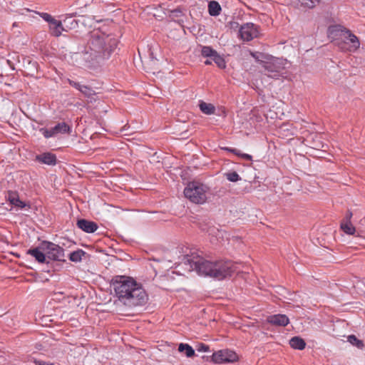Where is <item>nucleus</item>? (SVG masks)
I'll use <instances>...</instances> for the list:
<instances>
[{
    "instance_id": "f3484780",
    "label": "nucleus",
    "mask_w": 365,
    "mask_h": 365,
    "mask_svg": "<svg viewBox=\"0 0 365 365\" xmlns=\"http://www.w3.org/2000/svg\"><path fill=\"white\" fill-rule=\"evenodd\" d=\"M50 29L51 30V34L54 36H59L61 34V31L63 30L61 21L55 20L52 24H50Z\"/></svg>"
},
{
    "instance_id": "6e6552de",
    "label": "nucleus",
    "mask_w": 365,
    "mask_h": 365,
    "mask_svg": "<svg viewBox=\"0 0 365 365\" xmlns=\"http://www.w3.org/2000/svg\"><path fill=\"white\" fill-rule=\"evenodd\" d=\"M239 33L243 41H250L260 36L259 26L253 23H246L240 26Z\"/></svg>"
},
{
    "instance_id": "c9c22d12",
    "label": "nucleus",
    "mask_w": 365,
    "mask_h": 365,
    "mask_svg": "<svg viewBox=\"0 0 365 365\" xmlns=\"http://www.w3.org/2000/svg\"><path fill=\"white\" fill-rule=\"evenodd\" d=\"M196 349L198 351H204L206 352L209 350V346L205 344L200 343L197 345Z\"/></svg>"
},
{
    "instance_id": "412c9836",
    "label": "nucleus",
    "mask_w": 365,
    "mask_h": 365,
    "mask_svg": "<svg viewBox=\"0 0 365 365\" xmlns=\"http://www.w3.org/2000/svg\"><path fill=\"white\" fill-rule=\"evenodd\" d=\"M178 351L180 352H185L187 357H192L195 355V350L187 344H180L178 346Z\"/></svg>"
},
{
    "instance_id": "393cba45",
    "label": "nucleus",
    "mask_w": 365,
    "mask_h": 365,
    "mask_svg": "<svg viewBox=\"0 0 365 365\" xmlns=\"http://www.w3.org/2000/svg\"><path fill=\"white\" fill-rule=\"evenodd\" d=\"M80 92L86 98H91L96 95V91L91 87L83 85Z\"/></svg>"
},
{
    "instance_id": "f8f14e48",
    "label": "nucleus",
    "mask_w": 365,
    "mask_h": 365,
    "mask_svg": "<svg viewBox=\"0 0 365 365\" xmlns=\"http://www.w3.org/2000/svg\"><path fill=\"white\" fill-rule=\"evenodd\" d=\"M35 161L48 165H55L57 163V158L55 154L50 152H46L36 155L35 157Z\"/></svg>"
},
{
    "instance_id": "a878e982",
    "label": "nucleus",
    "mask_w": 365,
    "mask_h": 365,
    "mask_svg": "<svg viewBox=\"0 0 365 365\" xmlns=\"http://www.w3.org/2000/svg\"><path fill=\"white\" fill-rule=\"evenodd\" d=\"M348 341L359 349H363L364 346L363 341L359 339L355 335L351 334L348 336Z\"/></svg>"
},
{
    "instance_id": "7c9ffc66",
    "label": "nucleus",
    "mask_w": 365,
    "mask_h": 365,
    "mask_svg": "<svg viewBox=\"0 0 365 365\" xmlns=\"http://www.w3.org/2000/svg\"><path fill=\"white\" fill-rule=\"evenodd\" d=\"M41 132L46 138H49L56 135L53 128H51V129L41 128Z\"/></svg>"
},
{
    "instance_id": "4c0bfd02",
    "label": "nucleus",
    "mask_w": 365,
    "mask_h": 365,
    "mask_svg": "<svg viewBox=\"0 0 365 365\" xmlns=\"http://www.w3.org/2000/svg\"><path fill=\"white\" fill-rule=\"evenodd\" d=\"M35 363L36 365H52L51 364L43 361H36Z\"/></svg>"
},
{
    "instance_id": "2eb2a0df",
    "label": "nucleus",
    "mask_w": 365,
    "mask_h": 365,
    "mask_svg": "<svg viewBox=\"0 0 365 365\" xmlns=\"http://www.w3.org/2000/svg\"><path fill=\"white\" fill-rule=\"evenodd\" d=\"M26 254L31 255L34 257L36 260L39 263H44L47 262L46 261V252H43L40 246L35 248H31L27 250Z\"/></svg>"
},
{
    "instance_id": "bb28decb",
    "label": "nucleus",
    "mask_w": 365,
    "mask_h": 365,
    "mask_svg": "<svg viewBox=\"0 0 365 365\" xmlns=\"http://www.w3.org/2000/svg\"><path fill=\"white\" fill-rule=\"evenodd\" d=\"M216 51L210 46H202L201 49L202 56L204 57H210L212 58L214 55L216 53Z\"/></svg>"
},
{
    "instance_id": "9b49d317",
    "label": "nucleus",
    "mask_w": 365,
    "mask_h": 365,
    "mask_svg": "<svg viewBox=\"0 0 365 365\" xmlns=\"http://www.w3.org/2000/svg\"><path fill=\"white\" fill-rule=\"evenodd\" d=\"M347 30L348 29L341 25H332L328 28V36L332 41H335V44L336 45V43L341 41L344 37V35H346L345 31H347Z\"/></svg>"
},
{
    "instance_id": "dca6fc26",
    "label": "nucleus",
    "mask_w": 365,
    "mask_h": 365,
    "mask_svg": "<svg viewBox=\"0 0 365 365\" xmlns=\"http://www.w3.org/2000/svg\"><path fill=\"white\" fill-rule=\"evenodd\" d=\"M289 345L293 349L303 350L306 346V342L299 336H293L289 340Z\"/></svg>"
},
{
    "instance_id": "5701e85b",
    "label": "nucleus",
    "mask_w": 365,
    "mask_h": 365,
    "mask_svg": "<svg viewBox=\"0 0 365 365\" xmlns=\"http://www.w3.org/2000/svg\"><path fill=\"white\" fill-rule=\"evenodd\" d=\"M222 149L225 150H227L228 152H230V153L235 154V155L240 157L241 158H242L244 160H248V161H252V155H250L249 154H247V153H242L240 152V150H239L237 149L231 148H227V147L226 148H223Z\"/></svg>"
},
{
    "instance_id": "aec40b11",
    "label": "nucleus",
    "mask_w": 365,
    "mask_h": 365,
    "mask_svg": "<svg viewBox=\"0 0 365 365\" xmlns=\"http://www.w3.org/2000/svg\"><path fill=\"white\" fill-rule=\"evenodd\" d=\"M53 128L56 135L58 133H70L71 131V127L64 122L59 123Z\"/></svg>"
},
{
    "instance_id": "473e14b6",
    "label": "nucleus",
    "mask_w": 365,
    "mask_h": 365,
    "mask_svg": "<svg viewBox=\"0 0 365 365\" xmlns=\"http://www.w3.org/2000/svg\"><path fill=\"white\" fill-rule=\"evenodd\" d=\"M12 205L21 209L25 208L26 207H28V208H30V205L26 203L25 202L21 201L19 197L15 200V202L12 204Z\"/></svg>"
},
{
    "instance_id": "c85d7f7f",
    "label": "nucleus",
    "mask_w": 365,
    "mask_h": 365,
    "mask_svg": "<svg viewBox=\"0 0 365 365\" xmlns=\"http://www.w3.org/2000/svg\"><path fill=\"white\" fill-rule=\"evenodd\" d=\"M226 178L230 181V182H237L238 180H241V178L238 175V173L235 171L226 173L225 174Z\"/></svg>"
},
{
    "instance_id": "423d86ee",
    "label": "nucleus",
    "mask_w": 365,
    "mask_h": 365,
    "mask_svg": "<svg viewBox=\"0 0 365 365\" xmlns=\"http://www.w3.org/2000/svg\"><path fill=\"white\" fill-rule=\"evenodd\" d=\"M40 248L46 252V259L54 261H64V250L51 242L43 241Z\"/></svg>"
},
{
    "instance_id": "ea45409f",
    "label": "nucleus",
    "mask_w": 365,
    "mask_h": 365,
    "mask_svg": "<svg viewBox=\"0 0 365 365\" xmlns=\"http://www.w3.org/2000/svg\"><path fill=\"white\" fill-rule=\"evenodd\" d=\"M205 63L206 65H210V64L212 63V61H210V60H206V61H205Z\"/></svg>"
},
{
    "instance_id": "4468645a",
    "label": "nucleus",
    "mask_w": 365,
    "mask_h": 365,
    "mask_svg": "<svg viewBox=\"0 0 365 365\" xmlns=\"http://www.w3.org/2000/svg\"><path fill=\"white\" fill-rule=\"evenodd\" d=\"M267 321L269 324L277 327H285L289 323L287 316L280 314L269 316Z\"/></svg>"
},
{
    "instance_id": "4be33fe9",
    "label": "nucleus",
    "mask_w": 365,
    "mask_h": 365,
    "mask_svg": "<svg viewBox=\"0 0 365 365\" xmlns=\"http://www.w3.org/2000/svg\"><path fill=\"white\" fill-rule=\"evenodd\" d=\"M86 255V252L83 250H78L76 251L72 252L69 255V259L73 262H79L81 261L82 257Z\"/></svg>"
},
{
    "instance_id": "0eeeda50",
    "label": "nucleus",
    "mask_w": 365,
    "mask_h": 365,
    "mask_svg": "<svg viewBox=\"0 0 365 365\" xmlns=\"http://www.w3.org/2000/svg\"><path fill=\"white\" fill-rule=\"evenodd\" d=\"M345 32L346 35L336 46L342 51L355 52L360 46L359 40L350 30Z\"/></svg>"
},
{
    "instance_id": "1a4fd4ad",
    "label": "nucleus",
    "mask_w": 365,
    "mask_h": 365,
    "mask_svg": "<svg viewBox=\"0 0 365 365\" xmlns=\"http://www.w3.org/2000/svg\"><path fill=\"white\" fill-rule=\"evenodd\" d=\"M263 67L264 68L265 75L276 79L281 76L284 69V64L279 59H274L270 62H266Z\"/></svg>"
},
{
    "instance_id": "f704fd0d",
    "label": "nucleus",
    "mask_w": 365,
    "mask_h": 365,
    "mask_svg": "<svg viewBox=\"0 0 365 365\" xmlns=\"http://www.w3.org/2000/svg\"><path fill=\"white\" fill-rule=\"evenodd\" d=\"M67 81L70 86H71L72 87L75 88L76 89H77L78 91H80V90L83 86L82 84H81L78 82L74 81L71 79H69V78L67 80Z\"/></svg>"
},
{
    "instance_id": "39448f33",
    "label": "nucleus",
    "mask_w": 365,
    "mask_h": 365,
    "mask_svg": "<svg viewBox=\"0 0 365 365\" xmlns=\"http://www.w3.org/2000/svg\"><path fill=\"white\" fill-rule=\"evenodd\" d=\"M212 277L218 279H222L227 277H230L235 271V267L232 261L220 260L214 262Z\"/></svg>"
},
{
    "instance_id": "58836bf2",
    "label": "nucleus",
    "mask_w": 365,
    "mask_h": 365,
    "mask_svg": "<svg viewBox=\"0 0 365 365\" xmlns=\"http://www.w3.org/2000/svg\"><path fill=\"white\" fill-rule=\"evenodd\" d=\"M172 13L174 14L176 16H179V15L182 14V11L180 9H176L173 10Z\"/></svg>"
},
{
    "instance_id": "f03ea898",
    "label": "nucleus",
    "mask_w": 365,
    "mask_h": 365,
    "mask_svg": "<svg viewBox=\"0 0 365 365\" xmlns=\"http://www.w3.org/2000/svg\"><path fill=\"white\" fill-rule=\"evenodd\" d=\"M115 295L125 306L133 307L147 303L148 296L142 285L125 275L114 276L110 282Z\"/></svg>"
},
{
    "instance_id": "ddd939ff",
    "label": "nucleus",
    "mask_w": 365,
    "mask_h": 365,
    "mask_svg": "<svg viewBox=\"0 0 365 365\" xmlns=\"http://www.w3.org/2000/svg\"><path fill=\"white\" fill-rule=\"evenodd\" d=\"M76 225L79 229L87 233H93L98 228L97 223L86 219L78 220Z\"/></svg>"
},
{
    "instance_id": "2f4dec72",
    "label": "nucleus",
    "mask_w": 365,
    "mask_h": 365,
    "mask_svg": "<svg viewBox=\"0 0 365 365\" xmlns=\"http://www.w3.org/2000/svg\"><path fill=\"white\" fill-rule=\"evenodd\" d=\"M6 197L10 204L12 205L15 202V200L18 199L19 197L16 192L9 191Z\"/></svg>"
},
{
    "instance_id": "c756f323",
    "label": "nucleus",
    "mask_w": 365,
    "mask_h": 365,
    "mask_svg": "<svg viewBox=\"0 0 365 365\" xmlns=\"http://www.w3.org/2000/svg\"><path fill=\"white\" fill-rule=\"evenodd\" d=\"M302 5L309 9H312L316 6L317 4L319 2V0H299Z\"/></svg>"
},
{
    "instance_id": "f257e3e1",
    "label": "nucleus",
    "mask_w": 365,
    "mask_h": 365,
    "mask_svg": "<svg viewBox=\"0 0 365 365\" xmlns=\"http://www.w3.org/2000/svg\"><path fill=\"white\" fill-rule=\"evenodd\" d=\"M117 45L118 40L112 35L93 30L89 33L82 58L88 68L96 67L110 57Z\"/></svg>"
},
{
    "instance_id": "72a5a7b5",
    "label": "nucleus",
    "mask_w": 365,
    "mask_h": 365,
    "mask_svg": "<svg viewBox=\"0 0 365 365\" xmlns=\"http://www.w3.org/2000/svg\"><path fill=\"white\" fill-rule=\"evenodd\" d=\"M39 14L43 20L48 22L50 24H52V23L56 20L48 13H41Z\"/></svg>"
},
{
    "instance_id": "9d476101",
    "label": "nucleus",
    "mask_w": 365,
    "mask_h": 365,
    "mask_svg": "<svg viewBox=\"0 0 365 365\" xmlns=\"http://www.w3.org/2000/svg\"><path fill=\"white\" fill-rule=\"evenodd\" d=\"M237 360V354L229 349L220 350L212 356V361L215 364L234 362Z\"/></svg>"
},
{
    "instance_id": "e433bc0d",
    "label": "nucleus",
    "mask_w": 365,
    "mask_h": 365,
    "mask_svg": "<svg viewBox=\"0 0 365 365\" xmlns=\"http://www.w3.org/2000/svg\"><path fill=\"white\" fill-rule=\"evenodd\" d=\"M352 216H353L352 212L351 211L348 210L345 215V217L342 222H351V219Z\"/></svg>"
},
{
    "instance_id": "6ab92c4d",
    "label": "nucleus",
    "mask_w": 365,
    "mask_h": 365,
    "mask_svg": "<svg viewBox=\"0 0 365 365\" xmlns=\"http://www.w3.org/2000/svg\"><path fill=\"white\" fill-rule=\"evenodd\" d=\"M208 11L210 16H218L221 11V6L218 2L212 1L208 4Z\"/></svg>"
},
{
    "instance_id": "b1692460",
    "label": "nucleus",
    "mask_w": 365,
    "mask_h": 365,
    "mask_svg": "<svg viewBox=\"0 0 365 365\" xmlns=\"http://www.w3.org/2000/svg\"><path fill=\"white\" fill-rule=\"evenodd\" d=\"M341 229L347 235H354L356 229L351 224V222H341Z\"/></svg>"
},
{
    "instance_id": "a19ab883",
    "label": "nucleus",
    "mask_w": 365,
    "mask_h": 365,
    "mask_svg": "<svg viewBox=\"0 0 365 365\" xmlns=\"http://www.w3.org/2000/svg\"><path fill=\"white\" fill-rule=\"evenodd\" d=\"M251 55H252V57H254L255 58H257V56H256L255 53H251Z\"/></svg>"
},
{
    "instance_id": "7ed1b4c3",
    "label": "nucleus",
    "mask_w": 365,
    "mask_h": 365,
    "mask_svg": "<svg viewBox=\"0 0 365 365\" xmlns=\"http://www.w3.org/2000/svg\"><path fill=\"white\" fill-rule=\"evenodd\" d=\"M183 263L190 266V270H195L200 275L212 277L214 262L205 259L202 256L192 252L183 257Z\"/></svg>"
},
{
    "instance_id": "cd10ccee",
    "label": "nucleus",
    "mask_w": 365,
    "mask_h": 365,
    "mask_svg": "<svg viewBox=\"0 0 365 365\" xmlns=\"http://www.w3.org/2000/svg\"><path fill=\"white\" fill-rule=\"evenodd\" d=\"M212 60L217 64V66L220 68H225L226 67V63L224 58L222 56H220L217 53V52H216V53L214 55Z\"/></svg>"
},
{
    "instance_id": "a211bd4d",
    "label": "nucleus",
    "mask_w": 365,
    "mask_h": 365,
    "mask_svg": "<svg viewBox=\"0 0 365 365\" xmlns=\"http://www.w3.org/2000/svg\"><path fill=\"white\" fill-rule=\"evenodd\" d=\"M199 107L200 110L206 115L214 114L215 112V107L211 103H207L204 101H200Z\"/></svg>"
},
{
    "instance_id": "20e7f679",
    "label": "nucleus",
    "mask_w": 365,
    "mask_h": 365,
    "mask_svg": "<svg viewBox=\"0 0 365 365\" xmlns=\"http://www.w3.org/2000/svg\"><path fill=\"white\" fill-rule=\"evenodd\" d=\"M207 187L199 182H190L184 190L186 198L196 204H202L207 200Z\"/></svg>"
}]
</instances>
